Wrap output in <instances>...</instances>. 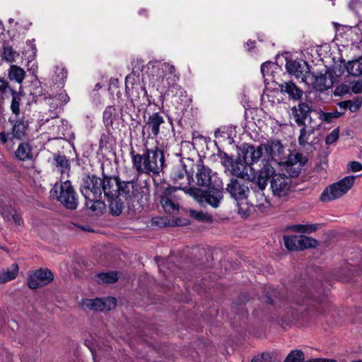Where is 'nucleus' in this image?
<instances>
[{"instance_id": "412c9836", "label": "nucleus", "mask_w": 362, "mask_h": 362, "mask_svg": "<svg viewBox=\"0 0 362 362\" xmlns=\"http://www.w3.org/2000/svg\"><path fill=\"white\" fill-rule=\"evenodd\" d=\"M187 176L189 179L188 185L182 186L180 184L177 186H172L170 184H167V186H160V202L171 199L173 194L178 189L182 190L185 194H187L186 188L190 189L191 187L189 186L190 185V180H193L192 175H188Z\"/></svg>"}, {"instance_id": "bf43d9fd", "label": "nucleus", "mask_w": 362, "mask_h": 362, "mask_svg": "<svg viewBox=\"0 0 362 362\" xmlns=\"http://www.w3.org/2000/svg\"><path fill=\"white\" fill-rule=\"evenodd\" d=\"M350 87L348 85L346 84H341L337 87L336 88V94H338L339 95H345L348 93H349Z\"/></svg>"}, {"instance_id": "37998d69", "label": "nucleus", "mask_w": 362, "mask_h": 362, "mask_svg": "<svg viewBox=\"0 0 362 362\" xmlns=\"http://www.w3.org/2000/svg\"><path fill=\"white\" fill-rule=\"evenodd\" d=\"M160 203L161 204L164 211L168 214L173 213L175 210H179L180 208L179 204L173 202L172 198L170 199L160 201Z\"/></svg>"}, {"instance_id": "f704fd0d", "label": "nucleus", "mask_w": 362, "mask_h": 362, "mask_svg": "<svg viewBox=\"0 0 362 362\" xmlns=\"http://www.w3.org/2000/svg\"><path fill=\"white\" fill-rule=\"evenodd\" d=\"M100 303H102L101 298H95L94 299L87 298L83 300L82 305L86 309H89L93 311L103 312Z\"/></svg>"}, {"instance_id": "2eb2a0df", "label": "nucleus", "mask_w": 362, "mask_h": 362, "mask_svg": "<svg viewBox=\"0 0 362 362\" xmlns=\"http://www.w3.org/2000/svg\"><path fill=\"white\" fill-rule=\"evenodd\" d=\"M286 71L291 75H295L297 78H301L304 81L305 78H309L310 72V66L307 62L304 60H287L286 64Z\"/></svg>"}, {"instance_id": "aec40b11", "label": "nucleus", "mask_w": 362, "mask_h": 362, "mask_svg": "<svg viewBox=\"0 0 362 362\" xmlns=\"http://www.w3.org/2000/svg\"><path fill=\"white\" fill-rule=\"evenodd\" d=\"M8 121L13 123V127L11 129L12 136L10 137V141H13V139L23 140L26 136V131L28 128V122H25L23 119H18L13 121L11 118H9Z\"/></svg>"}, {"instance_id": "052dcab7", "label": "nucleus", "mask_w": 362, "mask_h": 362, "mask_svg": "<svg viewBox=\"0 0 362 362\" xmlns=\"http://www.w3.org/2000/svg\"><path fill=\"white\" fill-rule=\"evenodd\" d=\"M34 40H28V45H29L30 47V49H31V54L28 55V61H31V60H33L35 57V54H36V51H37V48H36V46L33 43Z\"/></svg>"}, {"instance_id": "f03ea898", "label": "nucleus", "mask_w": 362, "mask_h": 362, "mask_svg": "<svg viewBox=\"0 0 362 362\" xmlns=\"http://www.w3.org/2000/svg\"><path fill=\"white\" fill-rule=\"evenodd\" d=\"M130 155L133 167L139 175H159L166 166L164 151L158 146L148 148L144 143L142 153H136L132 149Z\"/></svg>"}, {"instance_id": "7ed1b4c3", "label": "nucleus", "mask_w": 362, "mask_h": 362, "mask_svg": "<svg viewBox=\"0 0 362 362\" xmlns=\"http://www.w3.org/2000/svg\"><path fill=\"white\" fill-rule=\"evenodd\" d=\"M206 189H202L195 187L187 189V194L192 197L199 203L206 202L214 208L219 206L223 197L224 189L222 186L210 185Z\"/></svg>"}, {"instance_id": "8fccbe9b", "label": "nucleus", "mask_w": 362, "mask_h": 362, "mask_svg": "<svg viewBox=\"0 0 362 362\" xmlns=\"http://www.w3.org/2000/svg\"><path fill=\"white\" fill-rule=\"evenodd\" d=\"M13 209L11 205L4 204L0 206V213L4 218L9 219V217L12 215Z\"/></svg>"}, {"instance_id": "a211bd4d", "label": "nucleus", "mask_w": 362, "mask_h": 362, "mask_svg": "<svg viewBox=\"0 0 362 362\" xmlns=\"http://www.w3.org/2000/svg\"><path fill=\"white\" fill-rule=\"evenodd\" d=\"M262 301L267 305L273 307L274 309H277L285 305L287 299L278 290L269 288L262 297Z\"/></svg>"}, {"instance_id": "a18cd8bd", "label": "nucleus", "mask_w": 362, "mask_h": 362, "mask_svg": "<svg viewBox=\"0 0 362 362\" xmlns=\"http://www.w3.org/2000/svg\"><path fill=\"white\" fill-rule=\"evenodd\" d=\"M152 225L160 228L171 226V220L165 216H157L152 218Z\"/></svg>"}, {"instance_id": "20e7f679", "label": "nucleus", "mask_w": 362, "mask_h": 362, "mask_svg": "<svg viewBox=\"0 0 362 362\" xmlns=\"http://www.w3.org/2000/svg\"><path fill=\"white\" fill-rule=\"evenodd\" d=\"M356 176L349 175L327 186L322 192L320 200L328 202L345 194L354 185Z\"/></svg>"}, {"instance_id": "79ce46f5", "label": "nucleus", "mask_w": 362, "mask_h": 362, "mask_svg": "<svg viewBox=\"0 0 362 362\" xmlns=\"http://www.w3.org/2000/svg\"><path fill=\"white\" fill-rule=\"evenodd\" d=\"M66 77L67 70L64 67L57 66L53 81L56 83L63 84Z\"/></svg>"}, {"instance_id": "0e129e2a", "label": "nucleus", "mask_w": 362, "mask_h": 362, "mask_svg": "<svg viewBox=\"0 0 362 362\" xmlns=\"http://www.w3.org/2000/svg\"><path fill=\"white\" fill-rule=\"evenodd\" d=\"M251 362H272V357L269 354L263 353L260 358H255Z\"/></svg>"}, {"instance_id": "423d86ee", "label": "nucleus", "mask_w": 362, "mask_h": 362, "mask_svg": "<svg viewBox=\"0 0 362 362\" xmlns=\"http://www.w3.org/2000/svg\"><path fill=\"white\" fill-rule=\"evenodd\" d=\"M57 184L54 187V194L57 200L66 209L75 210L78 206L76 193L69 180L61 183L59 192L57 189Z\"/></svg>"}, {"instance_id": "338daca9", "label": "nucleus", "mask_w": 362, "mask_h": 362, "mask_svg": "<svg viewBox=\"0 0 362 362\" xmlns=\"http://www.w3.org/2000/svg\"><path fill=\"white\" fill-rule=\"evenodd\" d=\"M55 98L61 101L62 104H66L69 101V97L65 91H63L59 94H57Z\"/></svg>"}, {"instance_id": "c85d7f7f", "label": "nucleus", "mask_w": 362, "mask_h": 362, "mask_svg": "<svg viewBox=\"0 0 362 362\" xmlns=\"http://www.w3.org/2000/svg\"><path fill=\"white\" fill-rule=\"evenodd\" d=\"M53 158L55 162L56 167L60 169V172L62 173L70 171V161L64 155H62L60 153H54Z\"/></svg>"}, {"instance_id": "49530a36", "label": "nucleus", "mask_w": 362, "mask_h": 362, "mask_svg": "<svg viewBox=\"0 0 362 362\" xmlns=\"http://www.w3.org/2000/svg\"><path fill=\"white\" fill-rule=\"evenodd\" d=\"M286 170L288 174V177L291 178L298 177L301 172V168L294 165H287Z\"/></svg>"}, {"instance_id": "3c124183", "label": "nucleus", "mask_w": 362, "mask_h": 362, "mask_svg": "<svg viewBox=\"0 0 362 362\" xmlns=\"http://www.w3.org/2000/svg\"><path fill=\"white\" fill-rule=\"evenodd\" d=\"M307 143H308L307 130H306V126H304V127H302V128L300 130V135L298 136V144L302 146H305Z\"/></svg>"}, {"instance_id": "69168bd1", "label": "nucleus", "mask_w": 362, "mask_h": 362, "mask_svg": "<svg viewBox=\"0 0 362 362\" xmlns=\"http://www.w3.org/2000/svg\"><path fill=\"white\" fill-rule=\"evenodd\" d=\"M272 62L267 61L264 62L261 66V72L262 76L264 77L267 74H269Z\"/></svg>"}, {"instance_id": "2f4dec72", "label": "nucleus", "mask_w": 362, "mask_h": 362, "mask_svg": "<svg viewBox=\"0 0 362 362\" xmlns=\"http://www.w3.org/2000/svg\"><path fill=\"white\" fill-rule=\"evenodd\" d=\"M25 76V72L22 68L16 65H11L8 74V77L11 81L15 80L18 83H21Z\"/></svg>"}, {"instance_id": "ea45409f", "label": "nucleus", "mask_w": 362, "mask_h": 362, "mask_svg": "<svg viewBox=\"0 0 362 362\" xmlns=\"http://www.w3.org/2000/svg\"><path fill=\"white\" fill-rule=\"evenodd\" d=\"M117 298L112 296H107L102 298V303L100 304L103 307V311H110L115 309L117 306Z\"/></svg>"}, {"instance_id": "0eeeda50", "label": "nucleus", "mask_w": 362, "mask_h": 362, "mask_svg": "<svg viewBox=\"0 0 362 362\" xmlns=\"http://www.w3.org/2000/svg\"><path fill=\"white\" fill-rule=\"evenodd\" d=\"M276 174L274 168L267 162L251 179L247 177L251 182L250 188L255 192H263L267 186L268 181L273 179Z\"/></svg>"}, {"instance_id": "603ef678", "label": "nucleus", "mask_w": 362, "mask_h": 362, "mask_svg": "<svg viewBox=\"0 0 362 362\" xmlns=\"http://www.w3.org/2000/svg\"><path fill=\"white\" fill-rule=\"evenodd\" d=\"M293 159H296L297 161V163H298V167L302 168L303 165H305L308 162V158L303 156L300 153H296L294 156Z\"/></svg>"}, {"instance_id": "680f3d73", "label": "nucleus", "mask_w": 362, "mask_h": 362, "mask_svg": "<svg viewBox=\"0 0 362 362\" xmlns=\"http://www.w3.org/2000/svg\"><path fill=\"white\" fill-rule=\"evenodd\" d=\"M110 137L108 134H103L100 136V139L99 141V148L101 150L104 147H106L107 144L109 143Z\"/></svg>"}, {"instance_id": "4d7b16f0", "label": "nucleus", "mask_w": 362, "mask_h": 362, "mask_svg": "<svg viewBox=\"0 0 362 362\" xmlns=\"http://www.w3.org/2000/svg\"><path fill=\"white\" fill-rule=\"evenodd\" d=\"M348 169L352 172L362 170V164L358 161H351L348 164Z\"/></svg>"}, {"instance_id": "393cba45", "label": "nucleus", "mask_w": 362, "mask_h": 362, "mask_svg": "<svg viewBox=\"0 0 362 362\" xmlns=\"http://www.w3.org/2000/svg\"><path fill=\"white\" fill-rule=\"evenodd\" d=\"M9 92L12 95L11 110L14 115L18 116L20 113L19 106L21 101V98L24 96L25 93H23L21 86H20L18 91L14 90L12 88H9Z\"/></svg>"}, {"instance_id": "58836bf2", "label": "nucleus", "mask_w": 362, "mask_h": 362, "mask_svg": "<svg viewBox=\"0 0 362 362\" xmlns=\"http://www.w3.org/2000/svg\"><path fill=\"white\" fill-rule=\"evenodd\" d=\"M319 117L322 121H324L326 123L332 122L333 119L339 118L344 115V112H339L338 111H335L333 112H325L322 110H320L318 111Z\"/></svg>"}, {"instance_id": "5701e85b", "label": "nucleus", "mask_w": 362, "mask_h": 362, "mask_svg": "<svg viewBox=\"0 0 362 362\" xmlns=\"http://www.w3.org/2000/svg\"><path fill=\"white\" fill-rule=\"evenodd\" d=\"M163 123V116L159 112H154L148 117L145 124L148 127V129L151 130L152 135L156 137L160 132V126Z\"/></svg>"}, {"instance_id": "ddd939ff", "label": "nucleus", "mask_w": 362, "mask_h": 362, "mask_svg": "<svg viewBox=\"0 0 362 362\" xmlns=\"http://www.w3.org/2000/svg\"><path fill=\"white\" fill-rule=\"evenodd\" d=\"M291 113L295 119V122L298 127H304L305 125V119L309 117V122L311 123L312 119L310 117V113L313 111L312 102L305 101L303 102L301 100L298 104L291 107Z\"/></svg>"}, {"instance_id": "f8f14e48", "label": "nucleus", "mask_w": 362, "mask_h": 362, "mask_svg": "<svg viewBox=\"0 0 362 362\" xmlns=\"http://www.w3.org/2000/svg\"><path fill=\"white\" fill-rule=\"evenodd\" d=\"M270 187L274 196L285 197L292 187L291 180L284 174L276 173L270 180Z\"/></svg>"}, {"instance_id": "6e6552de", "label": "nucleus", "mask_w": 362, "mask_h": 362, "mask_svg": "<svg viewBox=\"0 0 362 362\" xmlns=\"http://www.w3.org/2000/svg\"><path fill=\"white\" fill-rule=\"evenodd\" d=\"M302 298L301 301H297V304L306 305L310 310H315L318 314L324 315L329 309V302L324 293H319L317 296L304 293Z\"/></svg>"}, {"instance_id": "7c9ffc66", "label": "nucleus", "mask_w": 362, "mask_h": 362, "mask_svg": "<svg viewBox=\"0 0 362 362\" xmlns=\"http://www.w3.org/2000/svg\"><path fill=\"white\" fill-rule=\"evenodd\" d=\"M298 250L302 251L308 248H315L319 245V241L304 235H299L298 240Z\"/></svg>"}, {"instance_id": "864d4df0", "label": "nucleus", "mask_w": 362, "mask_h": 362, "mask_svg": "<svg viewBox=\"0 0 362 362\" xmlns=\"http://www.w3.org/2000/svg\"><path fill=\"white\" fill-rule=\"evenodd\" d=\"M262 146H264V149L265 150L268 158H273L274 156L275 155V149H273L270 140H267L266 143L262 144Z\"/></svg>"}, {"instance_id": "b1692460", "label": "nucleus", "mask_w": 362, "mask_h": 362, "mask_svg": "<svg viewBox=\"0 0 362 362\" xmlns=\"http://www.w3.org/2000/svg\"><path fill=\"white\" fill-rule=\"evenodd\" d=\"M33 148L28 142L21 143L15 151V156L19 160L25 161L33 158Z\"/></svg>"}, {"instance_id": "a19ab883", "label": "nucleus", "mask_w": 362, "mask_h": 362, "mask_svg": "<svg viewBox=\"0 0 362 362\" xmlns=\"http://www.w3.org/2000/svg\"><path fill=\"white\" fill-rule=\"evenodd\" d=\"M190 216L201 222L211 223L212 221V216L210 214H205L202 211L190 210Z\"/></svg>"}, {"instance_id": "4c0bfd02", "label": "nucleus", "mask_w": 362, "mask_h": 362, "mask_svg": "<svg viewBox=\"0 0 362 362\" xmlns=\"http://www.w3.org/2000/svg\"><path fill=\"white\" fill-rule=\"evenodd\" d=\"M304 359V353L300 349H296L291 351L284 362H305Z\"/></svg>"}, {"instance_id": "a878e982", "label": "nucleus", "mask_w": 362, "mask_h": 362, "mask_svg": "<svg viewBox=\"0 0 362 362\" xmlns=\"http://www.w3.org/2000/svg\"><path fill=\"white\" fill-rule=\"evenodd\" d=\"M250 300V296L247 293H241L233 302L232 309L235 313L240 312V313H247L245 309V305Z\"/></svg>"}, {"instance_id": "09e8293b", "label": "nucleus", "mask_w": 362, "mask_h": 362, "mask_svg": "<svg viewBox=\"0 0 362 362\" xmlns=\"http://www.w3.org/2000/svg\"><path fill=\"white\" fill-rule=\"evenodd\" d=\"M129 84L132 85V86H135L136 83H135V71L132 70V73L127 75L125 78V92L126 95L129 94Z\"/></svg>"}, {"instance_id": "e433bc0d", "label": "nucleus", "mask_w": 362, "mask_h": 362, "mask_svg": "<svg viewBox=\"0 0 362 362\" xmlns=\"http://www.w3.org/2000/svg\"><path fill=\"white\" fill-rule=\"evenodd\" d=\"M45 90L41 86V83L40 81L33 82L30 86V94L33 97V102L37 103L40 97H42L44 93Z\"/></svg>"}, {"instance_id": "1a4fd4ad", "label": "nucleus", "mask_w": 362, "mask_h": 362, "mask_svg": "<svg viewBox=\"0 0 362 362\" xmlns=\"http://www.w3.org/2000/svg\"><path fill=\"white\" fill-rule=\"evenodd\" d=\"M54 280V274L47 268H40L29 273L27 279L28 286L35 290L48 285Z\"/></svg>"}, {"instance_id": "bb28decb", "label": "nucleus", "mask_w": 362, "mask_h": 362, "mask_svg": "<svg viewBox=\"0 0 362 362\" xmlns=\"http://www.w3.org/2000/svg\"><path fill=\"white\" fill-rule=\"evenodd\" d=\"M119 279L117 272H101L95 276V280L100 284H114Z\"/></svg>"}, {"instance_id": "e2e57ef3", "label": "nucleus", "mask_w": 362, "mask_h": 362, "mask_svg": "<svg viewBox=\"0 0 362 362\" xmlns=\"http://www.w3.org/2000/svg\"><path fill=\"white\" fill-rule=\"evenodd\" d=\"M351 91L355 94L362 93V79L356 81L353 84Z\"/></svg>"}, {"instance_id": "39448f33", "label": "nucleus", "mask_w": 362, "mask_h": 362, "mask_svg": "<svg viewBox=\"0 0 362 362\" xmlns=\"http://www.w3.org/2000/svg\"><path fill=\"white\" fill-rule=\"evenodd\" d=\"M217 156L221 160V165L229 170L232 175L242 179H245V177L249 178V175L245 172L247 163L240 152L238 151L237 158L233 159L232 156L218 148Z\"/></svg>"}, {"instance_id": "13d9d810", "label": "nucleus", "mask_w": 362, "mask_h": 362, "mask_svg": "<svg viewBox=\"0 0 362 362\" xmlns=\"http://www.w3.org/2000/svg\"><path fill=\"white\" fill-rule=\"evenodd\" d=\"M189 224V220L187 218H176L171 220V226H182Z\"/></svg>"}, {"instance_id": "c756f323", "label": "nucleus", "mask_w": 362, "mask_h": 362, "mask_svg": "<svg viewBox=\"0 0 362 362\" xmlns=\"http://www.w3.org/2000/svg\"><path fill=\"white\" fill-rule=\"evenodd\" d=\"M346 69L349 74L358 76L362 74V57L358 59L349 61L345 65Z\"/></svg>"}, {"instance_id": "473e14b6", "label": "nucleus", "mask_w": 362, "mask_h": 362, "mask_svg": "<svg viewBox=\"0 0 362 362\" xmlns=\"http://www.w3.org/2000/svg\"><path fill=\"white\" fill-rule=\"evenodd\" d=\"M11 267V269H8L6 271L0 273V284H5L16 277L18 273V264H13Z\"/></svg>"}, {"instance_id": "de8ad7c7", "label": "nucleus", "mask_w": 362, "mask_h": 362, "mask_svg": "<svg viewBox=\"0 0 362 362\" xmlns=\"http://www.w3.org/2000/svg\"><path fill=\"white\" fill-rule=\"evenodd\" d=\"M339 128L332 130L325 138L326 144L329 145L337 141L339 139Z\"/></svg>"}, {"instance_id": "c03bdc74", "label": "nucleus", "mask_w": 362, "mask_h": 362, "mask_svg": "<svg viewBox=\"0 0 362 362\" xmlns=\"http://www.w3.org/2000/svg\"><path fill=\"white\" fill-rule=\"evenodd\" d=\"M90 209L97 215L103 214L106 210L105 203L98 198L90 206Z\"/></svg>"}, {"instance_id": "9b49d317", "label": "nucleus", "mask_w": 362, "mask_h": 362, "mask_svg": "<svg viewBox=\"0 0 362 362\" xmlns=\"http://www.w3.org/2000/svg\"><path fill=\"white\" fill-rule=\"evenodd\" d=\"M100 186L101 178L94 174L88 173L82 178L80 191L86 199H87L86 194L88 192H90L95 199L101 198Z\"/></svg>"}, {"instance_id": "5fc2aeb1", "label": "nucleus", "mask_w": 362, "mask_h": 362, "mask_svg": "<svg viewBox=\"0 0 362 362\" xmlns=\"http://www.w3.org/2000/svg\"><path fill=\"white\" fill-rule=\"evenodd\" d=\"M361 100L357 98L354 102L351 100V103L349 104L348 108L351 112H355L361 108Z\"/></svg>"}, {"instance_id": "cd10ccee", "label": "nucleus", "mask_w": 362, "mask_h": 362, "mask_svg": "<svg viewBox=\"0 0 362 362\" xmlns=\"http://www.w3.org/2000/svg\"><path fill=\"white\" fill-rule=\"evenodd\" d=\"M116 116L117 110L115 106L110 105L106 107L103 112V119L108 132H110V127L112 129L113 121Z\"/></svg>"}, {"instance_id": "dca6fc26", "label": "nucleus", "mask_w": 362, "mask_h": 362, "mask_svg": "<svg viewBox=\"0 0 362 362\" xmlns=\"http://www.w3.org/2000/svg\"><path fill=\"white\" fill-rule=\"evenodd\" d=\"M226 191L228 192L232 198L236 201H242L247 198L249 187L242 183L236 178L230 180V182L226 187Z\"/></svg>"}, {"instance_id": "f257e3e1", "label": "nucleus", "mask_w": 362, "mask_h": 362, "mask_svg": "<svg viewBox=\"0 0 362 362\" xmlns=\"http://www.w3.org/2000/svg\"><path fill=\"white\" fill-rule=\"evenodd\" d=\"M101 194H104L109 207V213L113 216L122 214L125 205L134 211H141L144 206L139 202L137 204H131L132 198L143 194L142 188L133 180L124 181L117 175H102Z\"/></svg>"}, {"instance_id": "4468645a", "label": "nucleus", "mask_w": 362, "mask_h": 362, "mask_svg": "<svg viewBox=\"0 0 362 362\" xmlns=\"http://www.w3.org/2000/svg\"><path fill=\"white\" fill-rule=\"evenodd\" d=\"M237 149L242 153L243 158H245L247 166L258 161L262 156L264 146L261 144L257 148L252 144L243 143L237 146Z\"/></svg>"}, {"instance_id": "6ab92c4d", "label": "nucleus", "mask_w": 362, "mask_h": 362, "mask_svg": "<svg viewBox=\"0 0 362 362\" xmlns=\"http://www.w3.org/2000/svg\"><path fill=\"white\" fill-rule=\"evenodd\" d=\"M127 96H131V102L133 106H135V103L137 105H141L142 102L147 98L148 104H151L150 100L148 98L147 91L144 86H141L139 83L132 86L131 93H129Z\"/></svg>"}, {"instance_id": "f3484780", "label": "nucleus", "mask_w": 362, "mask_h": 362, "mask_svg": "<svg viewBox=\"0 0 362 362\" xmlns=\"http://www.w3.org/2000/svg\"><path fill=\"white\" fill-rule=\"evenodd\" d=\"M283 95H287L290 100L300 101L303 95V90L292 81L278 84L277 88Z\"/></svg>"}, {"instance_id": "774afa93", "label": "nucleus", "mask_w": 362, "mask_h": 362, "mask_svg": "<svg viewBox=\"0 0 362 362\" xmlns=\"http://www.w3.org/2000/svg\"><path fill=\"white\" fill-rule=\"evenodd\" d=\"M9 83L8 82L4 79V78H0V91L1 93H6V90H9Z\"/></svg>"}, {"instance_id": "9d476101", "label": "nucleus", "mask_w": 362, "mask_h": 362, "mask_svg": "<svg viewBox=\"0 0 362 362\" xmlns=\"http://www.w3.org/2000/svg\"><path fill=\"white\" fill-rule=\"evenodd\" d=\"M310 77L313 88L318 91H325L332 88L334 84V75L332 71L326 67L325 71L314 72L310 71Z\"/></svg>"}, {"instance_id": "4be33fe9", "label": "nucleus", "mask_w": 362, "mask_h": 362, "mask_svg": "<svg viewBox=\"0 0 362 362\" xmlns=\"http://www.w3.org/2000/svg\"><path fill=\"white\" fill-rule=\"evenodd\" d=\"M211 169L205 166L201 161V164L197 165V185L200 187H206L211 185Z\"/></svg>"}, {"instance_id": "c9c22d12", "label": "nucleus", "mask_w": 362, "mask_h": 362, "mask_svg": "<svg viewBox=\"0 0 362 362\" xmlns=\"http://www.w3.org/2000/svg\"><path fill=\"white\" fill-rule=\"evenodd\" d=\"M284 243L286 248L288 251H299L298 240H299V235H284Z\"/></svg>"}, {"instance_id": "72a5a7b5", "label": "nucleus", "mask_w": 362, "mask_h": 362, "mask_svg": "<svg viewBox=\"0 0 362 362\" xmlns=\"http://www.w3.org/2000/svg\"><path fill=\"white\" fill-rule=\"evenodd\" d=\"M18 54L13 49L12 46L9 45L8 42L4 41L3 45V52L1 57L4 60L13 62L15 61L16 56Z\"/></svg>"}, {"instance_id": "6e6d98bb", "label": "nucleus", "mask_w": 362, "mask_h": 362, "mask_svg": "<svg viewBox=\"0 0 362 362\" xmlns=\"http://www.w3.org/2000/svg\"><path fill=\"white\" fill-rule=\"evenodd\" d=\"M273 149H275V153L280 154L283 152L284 146L279 140H270Z\"/></svg>"}]
</instances>
